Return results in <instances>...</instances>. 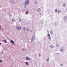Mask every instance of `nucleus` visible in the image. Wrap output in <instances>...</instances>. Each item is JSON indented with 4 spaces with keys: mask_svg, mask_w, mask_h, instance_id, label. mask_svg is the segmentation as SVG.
<instances>
[{
    "mask_svg": "<svg viewBox=\"0 0 67 67\" xmlns=\"http://www.w3.org/2000/svg\"><path fill=\"white\" fill-rule=\"evenodd\" d=\"M29 3V0H26L25 1V5H27L28 4V3Z\"/></svg>",
    "mask_w": 67,
    "mask_h": 67,
    "instance_id": "nucleus-1",
    "label": "nucleus"
},
{
    "mask_svg": "<svg viewBox=\"0 0 67 67\" xmlns=\"http://www.w3.org/2000/svg\"><path fill=\"white\" fill-rule=\"evenodd\" d=\"M47 36L49 40H50L51 39V36H50V34H47Z\"/></svg>",
    "mask_w": 67,
    "mask_h": 67,
    "instance_id": "nucleus-2",
    "label": "nucleus"
},
{
    "mask_svg": "<svg viewBox=\"0 0 67 67\" xmlns=\"http://www.w3.org/2000/svg\"><path fill=\"white\" fill-rule=\"evenodd\" d=\"M17 30L21 29V26H18L17 27Z\"/></svg>",
    "mask_w": 67,
    "mask_h": 67,
    "instance_id": "nucleus-3",
    "label": "nucleus"
},
{
    "mask_svg": "<svg viewBox=\"0 0 67 67\" xmlns=\"http://www.w3.org/2000/svg\"><path fill=\"white\" fill-rule=\"evenodd\" d=\"M26 59L27 60H29L31 59V58H29L28 57H26Z\"/></svg>",
    "mask_w": 67,
    "mask_h": 67,
    "instance_id": "nucleus-4",
    "label": "nucleus"
},
{
    "mask_svg": "<svg viewBox=\"0 0 67 67\" xmlns=\"http://www.w3.org/2000/svg\"><path fill=\"white\" fill-rule=\"evenodd\" d=\"M35 37L34 36H33L32 37V39L31 40V42H33V39Z\"/></svg>",
    "mask_w": 67,
    "mask_h": 67,
    "instance_id": "nucleus-5",
    "label": "nucleus"
},
{
    "mask_svg": "<svg viewBox=\"0 0 67 67\" xmlns=\"http://www.w3.org/2000/svg\"><path fill=\"white\" fill-rule=\"evenodd\" d=\"M50 47L51 48H53L54 47V46L53 45H51Z\"/></svg>",
    "mask_w": 67,
    "mask_h": 67,
    "instance_id": "nucleus-6",
    "label": "nucleus"
},
{
    "mask_svg": "<svg viewBox=\"0 0 67 67\" xmlns=\"http://www.w3.org/2000/svg\"><path fill=\"white\" fill-rule=\"evenodd\" d=\"M10 1L11 2H12L13 3L14 2V0H10Z\"/></svg>",
    "mask_w": 67,
    "mask_h": 67,
    "instance_id": "nucleus-7",
    "label": "nucleus"
},
{
    "mask_svg": "<svg viewBox=\"0 0 67 67\" xmlns=\"http://www.w3.org/2000/svg\"><path fill=\"white\" fill-rule=\"evenodd\" d=\"M41 10V9L40 8H38V9L37 11L38 12H39V11H40V10Z\"/></svg>",
    "mask_w": 67,
    "mask_h": 67,
    "instance_id": "nucleus-8",
    "label": "nucleus"
},
{
    "mask_svg": "<svg viewBox=\"0 0 67 67\" xmlns=\"http://www.w3.org/2000/svg\"><path fill=\"white\" fill-rule=\"evenodd\" d=\"M50 32H51V34H53V33L52 32V31L51 30L50 31Z\"/></svg>",
    "mask_w": 67,
    "mask_h": 67,
    "instance_id": "nucleus-9",
    "label": "nucleus"
},
{
    "mask_svg": "<svg viewBox=\"0 0 67 67\" xmlns=\"http://www.w3.org/2000/svg\"><path fill=\"white\" fill-rule=\"evenodd\" d=\"M47 62H48V61H49V58H48L47 59Z\"/></svg>",
    "mask_w": 67,
    "mask_h": 67,
    "instance_id": "nucleus-10",
    "label": "nucleus"
},
{
    "mask_svg": "<svg viewBox=\"0 0 67 67\" xmlns=\"http://www.w3.org/2000/svg\"><path fill=\"white\" fill-rule=\"evenodd\" d=\"M60 13V10H58V13L59 14V13Z\"/></svg>",
    "mask_w": 67,
    "mask_h": 67,
    "instance_id": "nucleus-11",
    "label": "nucleus"
},
{
    "mask_svg": "<svg viewBox=\"0 0 67 67\" xmlns=\"http://www.w3.org/2000/svg\"><path fill=\"white\" fill-rule=\"evenodd\" d=\"M11 43H14V41H13L12 40H11Z\"/></svg>",
    "mask_w": 67,
    "mask_h": 67,
    "instance_id": "nucleus-12",
    "label": "nucleus"
},
{
    "mask_svg": "<svg viewBox=\"0 0 67 67\" xmlns=\"http://www.w3.org/2000/svg\"><path fill=\"white\" fill-rule=\"evenodd\" d=\"M26 63L27 65H29V64L27 63V62H26Z\"/></svg>",
    "mask_w": 67,
    "mask_h": 67,
    "instance_id": "nucleus-13",
    "label": "nucleus"
},
{
    "mask_svg": "<svg viewBox=\"0 0 67 67\" xmlns=\"http://www.w3.org/2000/svg\"><path fill=\"white\" fill-rule=\"evenodd\" d=\"M28 11H26V14H28Z\"/></svg>",
    "mask_w": 67,
    "mask_h": 67,
    "instance_id": "nucleus-14",
    "label": "nucleus"
},
{
    "mask_svg": "<svg viewBox=\"0 0 67 67\" xmlns=\"http://www.w3.org/2000/svg\"><path fill=\"white\" fill-rule=\"evenodd\" d=\"M3 41H5L6 43H7V41H6V40L5 39L3 40Z\"/></svg>",
    "mask_w": 67,
    "mask_h": 67,
    "instance_id": "nucleus-15",
    "label": "nucleus"
},
{
    "mask_svg": "<svg viewBox=\"0 0 67 67\" xmlns=\"http://www.w3.org/2000/svg\"><path fill=\"white\" fill-rule=\"evenodd\" d=\"M60 50L61 51H63V49L61 48L60 49Z\"/></svg>",
    "mask_w": 67,
    "mask_h": 67,
    "instance_id": "nucleus-16",
    "label": "nucleus"
},
{
    "mask_svg": "<svg viewBox=\"0 0 67 67\" xmlns=\"http://www.w3.org/2000/svg\"><path fill=\"white\" fill-rule=\"evenodd\" d=\"M55 12H57V9H55Z\"/></svg>",
    "mask_w": 67,
    "mask_h": 67,
    "instance_id": "nucleus-17",
    "label": "nucleus"
},
{
    "mask_svg": "<svg viewBox=\"0 0 67 67\" xmlns=\"http://www.w3.org/2000/svg\"><path fill=\"white\" fill-rule=\"evenodd\" d=\"M24 31H25V27H24Z\"/></svg>",
    "mask_w": 67,
    "mask_h": 67,
    "instance_id": "nucleus-18",
    "label": "nucleus"
},
{
    "mask_svg": "<svg viewBox=\"0 0 67 67\" xmlns=\"http://www.w3.org/2000/svg\"><path fill=\"white\" fill-rule=\"evenodd\" d=\"M19 22H21V19H20L19 20Z\"/></svg>",
    "mask_w": 67,
    "mask_h": 67,
    "instance_id": "nucleus-19",
    "label": "nucleus"
},
{
    "mask_svg": "<svg viewBox=\"0 0 67 67\" xmlns=\"http://www.w3.org/2000/svg\"><path fill=\"white\" fill-rule=\"evenodd\" d=\"M57 47H58V44H57Z\"/></svg>",
    "mask_w": 67,
    "mask_h": 67,
    "instance_id": "nucleus-20",
    "label": "nucleus"
},
{
    "mask_svg": "<svg viewBox=\"0 0 67 67\" xmlns=\"http://www.w3.org/2000/svg\"><path fill=\"white\" fill-rule=\"evenodd\" d=\"M12 21H13V22H14V20L12 19Z\"/></svg>",
    "mask_w": 67,
    "mask_h": 67,
    "instance_id": "nucleus-21",
    "label": "nucleus"
},
{
    "mask_svg": "<svg viewBox=\"0 0 67 67\" xmlns=\"http://www.w3.org/2000/svg\"><path fill=\"white\" fill-rule=\"evenodd\" d=\"M63 6H65V4H64V5H63Z\"/></svg>",
    "mask_w": 67,
    "mask_h": 67,
    "instance_id": "nucleus-22",
    "label": "nucleus"
},
{
    "mask_svg": "<svg viewBox=\"0 0 67 67\" xmlns=\"http://www.w3.org/2000/svg\"><path fill=\"white\" fill-rule=\"evenodd\" d=\"M0 62H2V60H0Z\"/></svg>",
    "mask_w": 67,
    "mask_h": 67,
    "instance_id": "nucleus-23",
    "label": "nucleus"
},
{
    "mask_svg": "<svg viewBox=\"0 0 67 67\" xmlns=\"http://www.w3.org/2000/svg\"><path fill=\"white\" fill-rule=\"evenodd\" d=\"M35 3H36V4H37V2H35Z\"/></svg>",
    "mask_w": 67,
    "mask_h": 67,
    "instance_id": "nucleus-24",
    "label": "nucleus"
},
{
    "mask_svg": "<svg viewBox=\"0 0 67 67\" xmlns=\"http://www.w3.org/2000/svg\"><path fill=\"white\" fill-rule=\"evenodd\" d=\"M27 30H29V29H27Z\"/></svg>",
    "mask_w": 67,
    "mask_h": 67,
    "instance_id": "nucleus-25",
    "label": "nucleus"
},
{
    "mask_svg": "<svg viewBox=\"0 0 67 67\" xmlns=\"http://www.w3.org/2000/svg\"><path fill=\"white\" fill-rule=\"evenodd\" d=\"M1 43H0V45H1Z\"/></svg>",
    "mask_w": 67,
    "mask_h": 67,
    "instance_id": "nucleus-26",
    "label": "nucleus"
},
{
    "mask_svg": "<svg viewBox=\"0 0 67 67\" xmlns=\"http://www.w3.org/2000/svg\"><path fill=\"white\" fill-rule=\"evenodd\" d=\"M41 13H40V15H41Z\"/></svg>",
    "mask_w": 67,
    "mask_h": 67,
    "instance_id": "nucleus-27",
    "label": "nucleus"
},
{
    "mask_svg": "<svg viewBox=\"0 0 67 67\" xmlns=\"http://www.w3.org/2000/svg\"><path fill=\"white\" fill-rule=\"evenodd\" d=\"M23 50H24V49H23Z\"/></svg>",
    "mask_w": 67,
    "mask_h": 67,
    "instance_id": "nucleus-28",
    "label": "nucleus"
},
{
    "mask_svg": "<svg viewBox=\"0 0 67 67\" xmlns=\"http://www.w3.org/2000/svg\"><path fill=\"white\" fill-rule=\"evenodd\" d=\"M41 56V55H40V56Z\"/></svg>",
    "mask_w": 67,
    "mask_h": 67,
    "instance_id": "nucleus-29",
    "label": "nucleus"
},
{
    "mask_svg": "<svg viewBox=\"0 0 67 67\" xmlns=\"http://www.w3.org/2000/svg\"><path fill=\"white\" fill-rule=\"evenodd\" d=\"M61 66H62V65H61Z\"/></svg>",
    "mask_w": 67,
    "mask_h": 67,
    "instance_id": "nucleus-30",
    "label": "nucleus"
},
{
    "mask_svg": "<svg viewBox=\"0 0 67 67\" xmlns=\"http://www.w3.org/2000/svg\"><path fill=\"white\" fill-rule=\"evenodd\" d=\"M66 10H67V9H66Z\"/></svg>",
    "mask_w": 67,
    "mask_h": 67,
    "instance_id": "nucleus-31",
    "label": "nucleus"
}]
</instances>
